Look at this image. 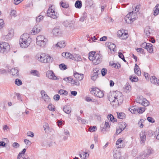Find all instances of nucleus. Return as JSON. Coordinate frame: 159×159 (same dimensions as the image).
Returning <instances> with one entry per match:
<instances>
[{
    "mask_svg": "<svg viewBox=\"0 0 159 159\" xmlns=\"http://www.w3.org/2000/svg\"><path fill=\"white\" fill-rule=\"evenodd\" d=\"M141 143H144L146 141V136L145 133L141 132L140 134Z\"/></svg>",
    "mask_w": 159,
    "mask_h": 159,
    "instance_id": "5701e85b",
    "label": "nucleus"
},
{
    "mask_svg": "<svg viewBox=\"0 0 159 159\" xmlns=\"http://www.w3.org/2000/svg\"><path fill=\"white\" fill-rule=\"evenodd\" d=\"M12 146L14 148H17L19 147L20 145L17 143L14 142L12 144Z\"/></svg>",
    "mask_w": 159,
    "mask_h": 159,
    "instance_id": "603ef678",
    "label": "nucleus"
},
{
    "mask_svg": "<svg viewBox=\"0 0 159 159\" xmlns=\"http://www.w3.org/2000/svg\"><path fill=\"white\" fill-rule=\"evenodd\" d=\"M68 52H63L62 53V57L66 58H67Z\"/></svg>",
    "mask_w": 159,
    "mask_h": 159,
    "instance_id": "0e129e2a",
    "label": "nucleus"
},
{
    "mask_svg": "<svg viewBox=\"0 0 159 159\" xmlns=\"http://www.w3.org/2000/svg\"><path fill=\"white\" fill-rule=\"evenodd\" d=\"M107 70L105 68H102L101 70L102 75V76H105L107 74Z\"/></svg>",
    "mask_w": 159,
    "mask_h": 159,
    "instance_id": "a18cd8bd",
    "label": "nucleus"
},
{
    "mask_svg": "<svg viewBox=\"0 0 159 159\" xmlns=\"http://www.w3.org/2000/svg\"><path fill=\"white\" fill-rule=\"evenodd\" d=\"M43 19V17L41 16H39L36 19V21L37 22H39L40 20H42Z\"/></svg>",
    "mask_w": 159,
    "mask_h": 159,
    "instance_id": "bf43d9fd",
    "label": "nucleus"
},
{
    "mask_svg": "<svg viewBox=\"0 0 159 159\" xmlns=\"http://www.w3.org/2000/svg\"><path fill=\"white\" fill-rule=\"evenodd\" d=\"M151 83L156 85H159V80L156 78L155 76L151 77L150 79Z\"/></svg>",
    "mask_w": 159,
    "mask_h": 159,
    "instance_id": "4be33fe9",
    "label": "nucleus"
},
{
    "mask_svg": "<svg viewBox=\"0 0 159 159\" xmlns=\"http://www.w3.org/2000/svg\"><path fill=\"white\" fill-rule=\"evenodd\" d=\"M73 60L77 61H81L82 59L80 55L74 54Z\"/></svg>",
    "mask_w": 159,
    "mask_h": 159,
    "instance_id": "473e14b6",
    "label": "nucleus"
},
{
    "mask_svg": "<svg viewBox=\"0 0 159 159\" xmlns=\"http://www.w3.org/2000/svg\"><path fill=\"white\" fill-rule=\"evenodd\" d=\"M35 59L38 61L42 63H51L53 60L52 57L50 56H47L44 53H39L37 54L35 56Z\"/></svg>",
    "mask_w": 159,
    "mask_h": 159,
    "instance_id": "7ed1b4c3",
    "label": "nucleus"
},
{
    "mask_svg": "<svg viewBox=\"0 0 159 159\" xmlns=\"http://www.w3.org/2000/svg\"><path fill=\"white\" fill-rule=\"evenodd\" d=\"M118 65H120L119 64H117L116 63H115L113 62H110V65L111 66H112L114 68H118Z\"/></svg>",
    "mask_w": 159,
    "mask_h": 159,
    "instance_id": "79ce46f5",
    "label": "nucleus"
},
{
    "mask_svg": "<svg viewBox=\"0 0 159 159\" xmlns=\"http://www.w3.org/2000/svg\"><path fill=\"white\" fill-rule=\"evenodd\" d=\"M155 134L156 135V139L159 140V129H158V130H156L155 132Z\"/></svg>",
    "mask_w": 159,
    "mask_h": 159,
    "instance_id": "680f3d73",
    "label": "nucleus"
},
{
    "mask_svg": "<svg viewBox=\"0 0 159 159\" xmlns=\"http://www.w3.org/2000/svg\"><path fill=\"white\" fill-rule=\"evenodd\" d=\"M30 73L32 75L37 77H39L40 75L39 72L36 70H31L30 72Z\"/></svg>",
    "mask_w": 159,
    "mask_h": 159,
    "instance_id": "c756f323",
    "label": "nucleus"
},
{
    "mask_svg": "<svg viewBox=\"0 0 159 159\" xmlns=\"http://www.w3.org/2000/svg\"><path fill=\"white\" fill-rule=\"evenodd\" d=\"M60 4L61 6L63 8H67L69 6L67 4H66V3L63 2H60Z\"/></svg>",
    "mask_w": 159,
    "mask_h": 159,
    "instance_id": "49530a36",
    "label": "nucleus"
},
{
    "mask_svg": "<svg viewBox=\"0 0 159 159\" xmlns=\"http://www.w3.org/2000/svg\"><path fill=\"white\" fill-rule=\"evenodd\" d=\"M113 159H118L119 158H124L121 155L120 153L116 150H114L113 152Z\"/></svg>",
    "mask_w": 159,
    "mask_h": 159,
    "instance_id": "2eb2a0df",
    "label": "nucleus"
},
{
    "mask_svg": "<svg viewBox=\"0 0 159 159\" xmlns=\"http://www.w3.org/2000/svg\"><path fill=\"white\" fill-rule=\"evenodd\" d=\"M15 83L16 85L18 86H20L22 84L21 80L18 79H17L15 80Z\"/></svg>",
    "mask_w": 159,
    "mask_h": 159,
    "instance_id": "a19ab883",
    "label": "nucleus"
},
{
    "mask_svg": "<svg viewBox=\"0 0 159 159\" xmlns=\"http://www.w3.org/2000/svg\"><path fill=\"white\" fill-rule=\"evenodd\" d=\"M108 100L111 105L116 107L118 106L120 103H122L123 97L121 93L116 91L109 96Z\"/></svg>",
    "mask_w": 159,
    "mask_h": 159,
    "instance_id": "f257e3e1",
    "label": "nucleus"
},
{
    "mask_svg": "<svg viewBox=\"0 0 159 159\" xmlns=\"http://www.w3.org/2000/svg\"><path fill=\"white\" fill-rule=\"evenodd\" d=\"M125 143L121 139H118L116 142V147L118 148H123L125 146Z\"/></svg>",
    "mask_w": 159,
    "mask_h": 159,
    "instance_id": "f8f14e48",
    "label": "nucleus"
},
{
    "mask_svg": "<svg viewBox=\"0 0 159 159\" xmlns=\"http://www.w3.org/2000/svg\"><path fill=\"white\" fill-rule=\"evenodd\" d=\"M47 38L42 35H40L37 37L36 42L37 44L40 47H44L48 42Z\"/></svg>",
    "mask_w": 159,
    "mask_h": 159,
    "instance_id": "39448f33",
    "label": "nucleus"
},
{
    "mask_svg": "<svg viewBox=\"0 0 159 159\" xmlns=\"http://www.w3.org/2000/svg\"><path fill=\"white\" fill-rule=\"evenodd\" d=\"M48 108L50 111H54L55 110L54 106H53L51 105H49L48 106Z\"/></svg>",
    "mask_w": 159,
    "mask_h": 159,
    "instance_id": "6e6d98bb",
    "label": "nucleus"
},
{
    "mask_svg": "<svg viewBox=\"0 0 159 159\" xmlns=\"http://www.w3.org/2000/svg\"><path fill=\"white\" fill-rule=\"evenodd\" d=\"M129 80L132 82H137L138 81V79L134 75L129 76Z\"/></svg>",
    "mask_w": 159,
    "mask_h": 159,
    "instance_id": "2f4dec72",
    "label": "nucleus"
},
{
    "mask_svg": "<svg viewBox=\"0 0 159 159\" xmlns=\"http://www.w3.org/2000/svg\"><path fill=\"white\" fill-rule=\"evenodd\" d=\"M64 111L67 114H69L71 112V108L70 105H66L63 108Z\"/></svg>",
    "mask_w": 159,
    "mask_h": 159,
    "instance_id": "a211bd4d",
    "label": "nucleus"
},
{
    "mask_svg": "<svg viewBox=\"0 0 159 159\" xmlns=\"http://www.w3.org/2000/svg\"><path fill=\"white\" fill-rule=\"evenodd\" d=\"M107 39V37L106 36H104L103 37L100 38V40L101 41H105Z\"/></svg>",
    "mask_w": 159,
    "mask_h": 159,
    "instance_id": "774afa93",
    "label": "nucleus"
},
{
    "mask_svg": "<svg viewBox=\"0 0 159 159\" xmlns=\"http://www.w3.org/2000/svg\"><path fill=\"white\" fill-rule=\"evenodd\" d=\"M43 127L45 132H47L48 131L49 127L48 124L47 123L45 122L44 123Z\"/></svg>",
    "mask_w": 159,
    "mask_h": 159,
    "instance_id": "58836bf2",
    "label": "nucleus"
},
{
    "mask_svg": "<svg viewBox=\"0 0 159 159\" xmlns=\"http://www.w3.org/2000/svg\"><path fill=\"white\" fill-rule=\"evenodd\" d=\"M139 67L138 66L137 64L135 65V66L134 69V72L138 75H141V73L140 70H139Z\"/></svg>",
    "mask_w": 159,
    "mask_h": 159,
    "instance_id": "c85d7f7f",
    "label": "nucleus"
},
{
    "mask_svg": "<svg viewBox=\"0 0 159 159\" xmlns=\"http://www.w3.org/2000/svg\"><path fill=\"white\" fill-rule=\"evenodd\" d=\"M148 43H144L141 44V47L142 48L146 49L148 47Z\"/></svg>",
    "mask_w": 159,
    "mask_h": 159,
    "instance_id": "4d7b16f0",
    "label": "nucleus"
},
{
    "mask_svg": "<svg viewBox=\"0 0 159 159\" xmlns=\"http://www.w3.org/2000/svg\"><path fill=\"white\" fill-rule=\"evenodd\" d=\"M31 32L30 33V34H29L33 35L39 33L40 32V30H31Z\"/></svg>",
    "mask_w": 159,
    "mask_h": 159,
    "instance_id": "c03bdc74",
    "label": "nucleus"
},
{
    "mask_svg": "<svg viewBox=\"0 0 159 159\" xmlns=\"http://www.w3.org/2000/svg\"><path fill=\"white\" fill-rule=\"evenodd\" d=\"M128 16H129V15H126L124 18L125 21L128 24H131L136 19V17L132 18V17Z\"/></svg>",
    "mask_w": 159,
    "mask_h": 159,
    "instance_id": "dca6fc26",
    "label": "nucleus"
},
{
    "mask_svg": "<svg viewBox=\"0 0 159 159\" xmlns=\"http://www.w3.org/2000/svg\"><path fill=\"white\" fill-rule=\"evenodd\" d=\"M0 47L1 48V52H7L10 49V46L8 43L5 42H0Z\"/></svg>",
    "mask_w": 159,
    "mask_h": 159,
    "instance_id": "6e6552de",
    "label": "nucleus"
},
{
    "mask_svg": "<svg viewBox=\"0 0 159 159\" xmlns=\"http://www.w3.org/2000/svg\"><path fill=\"white\" fill-rule=\"evenodd\" d=\"M4 21L2 19H0V29L3 27Z\"/></svg>",
    "mask_w": 159,
    "mask_h": 159,
    "instance_id": "e2e57ef3",
    "label": "nucleus"
},
{
    "mask_svg": "<svg viewBox=\"0 0 159 159\" xmlns=\"http://www.w3.org/2000/svg\"><path fill=\"white\" fill-rule=\"evenodd\" d=\"M126 126V124L125 122H122L120 123L119 125V127L123 130L125 128Z\"/></svg>",
    "mask_w": 159,
    "mask_h": 159,
    "instance_id": "e433bc0d",
    "label": "nucleus"
},
{
    "mask_svg": "<svg viewBox=\"0 0 159 159\" xmlns=\"http://www.w3.org/2000/svg\"><path fill=\"white\" fill-rule=\"evenodd\" d=\"M59 67L61 70H65L67 69L66 66L64 64H61L59 65Z\"/></svg>",
    "mask_w": 159,
    "mask_h": 159,
    "instance_id": "37998d69",
    "label": "nucleus"
},
{
    "mask_svg": "<svg viewBox=\"0 0 159 159\" xmlns=\"http://www.w3.org/2000/svg\"><path fill=\"white\" fill-rule=\"evenodd\" d=\"M16 13V11L15 10H11V16H14Z\"/></svg>",
    "mask_w": 159,
    "mask_h": 159,
    "instance_id": "338daca9",
    "label": "nucleus"
},
{
    "mask_svg": "<svg viewBox=\"0 0 159 159\" xmlns=\"http://www.w3.org/2000/svg\"><path fill=\"white\" fill-rule=\"evenodd\" d=\"M47 16L53 19H56L57 18V13L50 7H49L47 11Z\"/></svg>",
    "mask_w": 159,
    "mask_h": 159,
    "instance_id": "9d476101",
    "label": "nucleus"
},
{
    "mask_svg": "<svg viewBox=\"0 0 159 159\" xmlns=\"http://www.w3.org/2000/svg\"><path fill=\"white\" fill-rule=\"evenodd\" d=\"M52 34L54 36H61L62 33L60 30H52Z\"/></svg>",
    "mask_w": 159,
    "mask_h": 159,
    "instance_id": "393cba45",
    "label": "nucleus"
},
{
    "mask_svg": "<svg viewBox=\"0 0 159 159\" xmlns=\"http://www.w3.org/2000/svg\"><path fill=\"white\" fill-rule=\"evenodd\" d=\"M82 6V2L80 1H77L75 3V7L78 8H80Z\"/></svg>",
    "mask_w": 159,
    "mask_h": 159,
    "instance_id": "72a5a7b5",
    "label": "nucleus"
},
{
    "mask_svg": "<svg viewBox=\"0 0 159 159\" xmlns=\"http://www.w3.org/2000/svg\"><path fill=\"white\" fill-rule=\"evenodd\" d=\"M137 101L138 103H141L144 106H147L149 104V102L148 101L145 99H143L142 100H137Z\"/></svg>",
    "mask_w": 159,
    "mask_h": 159,
    "instance_id": "aec40b11",
    "label": "nucleus"
},
{
    "mask_svg": "<svg viewBox=\"0 0 159 159\" xmlns=\"http://www.w3.org/2000/svg\"><path fill=\"white\" fill-rule=\"evenodd\" d=\"M32 42V39L30 37V34L25 33L21 35L19 39V43L20 47L22 48H26L30 45Z\"/></svg>",
    "mask_w": 159,
    "mask_h": 159,
    "instance_id": "f03ea898",
    "label": "nucleus"
},
{
    "mask_svg": "<svg viewBox=\"0 0 159 159\" xmlns=\"http://www.w3.org/2000/svg\"><path fill=\"white\" fill-rule=\"evenodd\" d=\"M66 44V43L65 41L62 40L58 42L56 44L53 45L52 48L53 49L55 48L61 49L65 47Z\"/></svg>",
    "mask_w": 159,
    "mask_h": 159,
    "instance_id": "1a4fd4ad",
    "label": "nucleus"
},
{
    "mask_svg": "<svg viewBox=\"0 0 159 159\" xmlns=\"http://www.w3.org/2000/svg\"><path fill=\"white\" fill-rule=\"evenodd\" d=\"M136 50L138 52H143L144 51V49L142 48H138Z\"/></svg>",
    "mask_w": 159,
    "mask_h": 159,
    "instance_id": "69168bd1",
    "label": "nucleus"
},
{
    "mask_svg": "<svg viewBox=\"0 0 159 159\" xmlns=\"http://www.w3.org/2000/svg\"><path fill=\"white\" fill-rule=\"evenodd\" d=\"M60 98V96L58 94H56L55 95L54 97V99L56 101H57Z\"/></svg>",
    "mask_w": 159,
    "mask_h": 159,
    "instance_id": "5fc2aeb1",
    "label": "nucleus"
},
{
    "mask_svg": "<svg viewBox=\"0 0 159 159\" xmlns=\"http://www.w3.org/2000/svg\"><path fill=\"white\" fill-rule=\"evenodd\" d=\"M131 89L130 86L129 84H126L124 89V91L126 92H129Z\"/></svg>",
    "mask_w": 159,
    "mask_h": 159,
    "instance_id": "c9c22d12",
    "label": "nucleus"
},
{
    "mask_svg": "<svg viewBox=\"0 0 159 159\" xmlns=\"http://www.w3.org/2000/svg\"><path fill=\"white\" fill-rule=\"evenodd\" d=\"M125 30H118L117 33V35L120 39H127L128 34V33H125Z\"/></svg>",
    "mask_w": 159,
    "mask_h": 159,
    "instance_id": "9b49d317",
    "label": "nucleus"
},
{
    "mask_svg": "<svg viewBox=\"0 0 159 159\" xmlns=\"http://www.w3.org/2000/svg\"><path fill=\"white\" fill-rule=\"evenodd\" d=\"M97 130L96 127V126H93L89 128V130L91 132H93Z\"/></svg>",
    "mask_w": 159,
    "mask_h": 159,
    "instance_id": "8fccbe9b",
    "label": "nucleus"
},
{
    "mask_svg": "<svg viewBox=\"0 0 159 159\" xmlns=\"http://www.w3.org/2000/svg\"><path fill=\"white\" fill-rule=\"evenodd\" d=\"M27 134L28 136H30L31 137H33L34 136V133L31 131L28 132L27 133Z\"/></svg>",
    "mask_w": 159,
    "mask_h": 159,
    "instance_id": "052dcab7",
    "label": "nucleus"
},
{
    "mask_svg": "<svg viewBox=\"0 0 159 159\" xmlns=\"http://www.w3.org/2000/svg\"><path fill=\"white\" fill-rule=\"evenodd\" d=\"M108 46L111 53H114L115 51H116L115 49L116 46L115 44L111 43H109Z\"/></svg>",
    "mask_w": 159,
    "mask_h": 159,
    "instance_id": "f3484780",
    "label": "nucleus"
},
{
    "mask_svg": "<svg viewBox=\"0 0 159 159\" xmlns=\"http://www.w3.org/2000/svg\"><path fill=\"white\" fill-rule=\"evenodd\" d=\"M58 93L60 95L64 94L66 95L68 94V92L62 89L59 90L58 91Z\"/></svg>",
    "mask_w": 159,
    "mask_h": 159,
    "instance_id": "ea45409f",
    "label": "nucleus"
},
{
    "mask_svg": "<svg viewBox=\"0 0 159 159\" xmlns=\"http://www.w3.org/2000/svg\"><path fill=\"white\" fill-rule=\"evenodd\" d=\"M150 53H153V46L151 43H148L146 49Z\"/></svg>",
    "mask_w": 159,
    "mask_h": 159,
    "instance_id": "bb28decb",
    "label": "nucleus"
},
{
    "mask_svg": "<svg viewBox=\"0 0 159 159\" xmlns=\"http://www.w3.org/2000/svg\"><path fill=\"white\" fill-rule=\"evenodd\" d=\"M89 154L87 152H83L82 153L80 154V158L82 159H85L89 157Z\"/></svg>",
    "mask_w": 159,
    "mask_h": 159,
    "instance_id": "cd10ccee",
    "label": "nucleus"
},
{
    "mask_svg": "<svg viewBox=\"0 0 159 159\" xmlns=\"http://www.w3.org/2000/svg\"><path fill=\"white\" fill-rule=\"evenodd\" d=\"M41 93L42 95V98L46 102H48L50 101V99L47 94L45 93V92L42 90L41 91Z\"/></svg>",
    "mask_w": 159,
    "mask_h": 159,
    "instance_id": "4468645a",
    "label": "nucleus"
},
{
    "mask_svg": "<svg viewBox=\"0 0 159 159\" xmlns=\"http://www.w3.org/2000/svg\"><path fill=\"white\" fill-rule=\"evenodd\" d=\"M138 107L136 106H132L131 107L129 108V111L132 113L135 114L137 113V110Z\"/></svg>",
    "mask_w": 159,
    "mask_h": 159,
    "instance_id": "b1692460",
    "label": "nucleus"
},
{
    "mask_svg": "<svg viewBox=\"0 0 159 159\" xmlns=\"http://www.w3.org/2000/svg\"><path fill=\"white\" fill-rule=\"evenodd\" d=\"M145 111L144 108H140L138 107V109L137 110V113H143Z\"/></svg>",
    "mask_w": 159,
    "mask_h": 159,
    "instance_id": "09e8293b",
    "label": "nucleus"
},
{
    "mask_svg": "<svg viewBox=\"0 0 159 159\" xmlns=\"http://www.w3.org/2000/svg\"><path fill=\"white\" fill-rule=\"evenodd\" d=\"M46 76L49 79L56 80H58V78L55 75L53 72L51 70L48 71L46 73Z\"/></svg>",
    "mask_w": 159,
    "mask_h": 159,
    "instance_id": "ddd939ff",
    "label": "nucleus"
},
{
    "mask_svg": "<svg viewBox=\"0 0 159 159\" xmlns=\"http://www.w3.org/2000/svg\"><path fill=\"white\" fill-rule=\"evenodd\" d=\"M107 118L109 120H110L112 122H114L116 120V119L114 118V116L111 114H109Z\"/></svg>",
    "mask_w": 159,
    "mask_h": 159,
    "instance_id": "4c0bfd02",
    "label": "nucleus"
},
{
    "mask_svg": "<svg viewBox=\"0 0 159 159\" xmlns=\"http://www.w3.org/2000/svg\"><path fill=\"white\" fill-rule=\"evenodd\" d=\"M152 152L153 150L152 149H147L146 150V151L145 152V154H144L142 155V158H144L147 157L149 155L152 153Z\"/></svg>",
    "mask_w": 159,
    "mask_h": 159,
    "instance_id": "412c9836",
    "label": "nucleus"
},
{
    "mask_svg": "<svg viewBox=\"0 0 159 159\" xmlns=\"http://www.w3.org/2000/svg\"><path fill=\"white\" fill-rule=\"evenodd\" d=\"M98 77V74H96L95 73H93L92 77V80L94 81Z\"/></svg>",
    "mask_w": 159,
    "mask_h": 159,
    "instance_id": "3c124183",
    "label": "nucleus"
},
{
    "mask_svg": "<svg viewBox=\"0 0 159 159\" xmlns=\"http://www.w3.org/2000/svg\"><path fill=\"white\" fill-rule=\"evenodd\" d=\"M74 75L76 80L80 81L82 80L84 78V75L83 74H79L78 73L76 72L74 73Z\"/></svg>",
    "mask_w": 159,
    "mask_h": 159,
    "instance_id": "6ab92c4d",
    "label": "nucleus"
},
{
    "mask_svg": "<svg viewBox=\"0 0 159 159\" xmlns=\"http://www.w3.org/2000/svg\"><path fill=\"white\" fill-rule=\"evenodd\" d=\"M74 54H72L70 52H68L67 58V59L69 58L72 60H74Z\"/></svg>",
    "mask_w": 159,
    "mask_h": 159,
    "instance_id": "de8ad7c7",
    "label": "nucleus"
},
{
    "mask_svg": "<svg viewBox=\"0 0 159 159\" xmlns=\"http://www.w3.org/2000/svg\"><path fill=\"white\" fill-rule=\"evenodd\" d=\"M18 70L15 68H12L10 71V73L13 75H18Z\"/></svg>",
    "mask_w": 159,
    "mask_h": 159,
    "instance_id": "7c9ffc66",
    "label": "nucleus"
},
{
    "mask_svg": "<svg viewBox=\"0 0 159 159\" xmlns=\"http://www.w3.org/2000/svg\"><path fill=\"white\" fill-rule=\"evenodd\" d=\"M33 30H40L42 29L41 26L39 25H36L34 26Z\"/></svg>",
    "mask_w": 159,
    "mask_h": 159,
    "instance_id": "864d4df0",
    "label": "nucleus"
},
{
    "mask_svg": "<svg viewBox=\"0 0 159 159\" xmlns=\"http://www.w3.org/2000/svg\"><path fill=\"white\" fill-rule=\"evenodd\" d=\"M147 120L149 122L151 123H154L155 122L154 119L151 117H148L147 118Z\"/></svg>",
    "mask_w": 159,
    "mask_h": 159,
    "instance_id": "13d9d810",
    "label": "nucleus"
},
{
    "mask_svg": "<svg viewBox=\"0 0 159 159\" xmlns=\"http://www.w3.org/2000/svg\"><path fill=\"white\" fill-rule=\"evenodd\" d=\"M118 118L123 119L125 118V113L123 112H121L120 113H117Z\"/></svg>",
    "mask_w": 159,
    "mask_h": 159,
    "instance_id": "f704fd0d",
    "label": "nucleus"
},
{
    "mask_svg": "<svg viewBox=\"0 0 159 159\" xmlns=\"http://www.w3.org/2000/svg\"><path fill=\"white\" fill-rule=\"evenodd\" d=\"M14 32L13 30H7L2 36V38L6 40H11L14 36Z\"/></svg>",
    "mask_w": 159,
    "mask_h": 159,
    "instance_id": "0eeeda50",
    "label": "nucleus"
},
{
    "mask_svg": "<svg viewBox=\"0 0 159 159\" xmlns=\"http://www.w3.org/2000/svg\"><path fill=\"white\" fill-rule=\"evenodd\" d=\"M91 93L93 94L97 97L99 98H102L104 95L103 92L97 88H92Z\"/></svg>",
    "mask_w": 159,
    "mask_h": 159,
    "instance_id": "423d86ee",
    "label": "nucleus"
},
{
    "mask_svg": "<svg viewBox=\"0 0 159 159\" xmlns=\"http://www.w3.org/2000/svg\"><path fill=\"white\" fill-rule=\"evenodd\" d=\"M70 80L69 83H71L73 85L76 86L80 85V83L78 81L74 80L71 78Z\"/></svg>",
    "mask_w": 159,
    "mask_h": 159,
    "instance_id": "a878e982",
    "label": "nucleus"
},
{
    "mask_svg": "<svg viewBox=\"0 0 159 159\" xmlns=\"http://www.w3.org/2000/svg\"><path fill=\"white\" fill-rule=\"evenodd\" d=\"M89 58L95 65L99 64L102 59V57L100 54L99 53L95 54V52H91L89 53Z\"/></svg>",
    "mask_w": 159,
    "mask_h": 159,
    "instance_id": "20e7f679",
    "label": "nucleus"
}]
</instances>
